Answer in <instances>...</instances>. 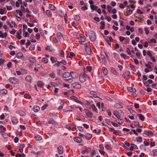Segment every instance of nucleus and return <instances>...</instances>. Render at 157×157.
I'll return each instance as SVG.
<instances>
[{"instance_id": "obj_1", "label": "nucleus", "mask_w": 157, "mask_h": 157, "mask_svg": "<svg viewBox=\"0 0 157 157\" xmlns=\"http://www.w3.org/2000/svg\"><path fill=\"white\" fill-rule=\"evenodd\" d=\"M10 82L12 83L15 84L19 82L18 80L15 77H11L9 79Z\"/></svg>"}, {"instance_id": "obj_2", "label": "nucleus", "mask_w": 157, "mask_h": 157, "mask_svg": "<svg viewBox=\"0 0 157 157\" xmlns=\"http://www.w3.org/2000/svg\"><path fill=\"white\" fill-rule=\"evenodd\" d=\"M89 36L90 40L93 42L95 40L96 38V33L94 32L92 33L89 35Z\"/></svg>"}, {"instance_id": "obj_3", "label": "nucleus", "mask_w": 157, "mask_h": 157, "mask_svg": "<svg viewBox=\"0 0 157 157\" xmlns=\"http://www.w3.org/2000/svg\"><path fill=\"white\" fill-rule=\"evenodd\" d=\"M84 112L87 115V117L89 118H92L93 116L92 113L90 112L87 109H84Z\"/></svg>"}, {"instance_id": "obj_4", "label": "nucleus", "mask_w": 157, "mask_h": 157, "mask_svg": "<svg viewBox=\"0 0 157 157\" xmlns=\"http://www.w3.org/2000/svg\"><path fill=\"white\" fill-rule=\"evenodd\" d=\"M57 150L59 154L61 155L63 153V147L62 146H59L57 148Z\"/></svg>"}, {"instance_id": "obj_5", "label": "nucleus", "mask_w": 157, "mask_h": 157, "mask_svg": "<svg viewBox=\"0 0 157 157\" xmlns=\"http://www.w3.org/2000/svg\"><path fill=\"white\" fill-rule=\"evenodd\" d=\"M22 33V30L21 29H20V30H19L16 33V36L17 37V38L19 39L20 40L22 38V36L21 35V34Z\"/></svg>"}, {"instance_id": "obj_6", "label": "nucleus", "mask_w": 157, "mask_h": 157, "mask_svg": "<svg viewBox=\"0 0 157 157\" xmlns=\"http://www.w3.org/2000/svg\"><path fill=\"white\" fill-rule=\"evenodd\" d=\"M71 73L74 74L72 72H70V73L67 72L63 73V76L64 78H67L70 76Z\"/></svg>"}, {"instance_id": "obj_7", "label": "nucleus", "mask_w": 157, "mask_h": 157, "mask_svg": "<svg viewBox=\"0 0 157 157\" xmlns=\"http://www.w3.org/2000/svg\"><path fill=\"white\" fill-rule=\"evenodd\" d=\"M144 134H145L146 135L149 136H152L154 134L152 131L149 130H145Z\"/></svg>"}, {"instance_id": "obj_8", "label": "nucleus", "mask_w": 157, "mask_h": 157, "mask_svg": "<svg viewBox=\"0 0 157 157\" xmlns=\"http://www.w3.org/2000/svg\"><path fill=\"white\" fill-rule=\"evenodd\" d=\"M72 86L73 87L75 88L76 89H79L81 87V85L77 82L73 83Z\"/></svg>"}, {"instance_id": "obj_9", "label": "nucleus", "mask_w": 157, "mask_h": 157, "mask_svg": "<svg viewBox=\"0 0 157 157\" xmlns=\"http://www.w3.org/2000/svg\"><path fill=\"white\" fill-rule=\"evenodd\" d=\"M74 141L78 143H81L82 141V139L79 137H74L73 139Z\"/></svg>"}, {"instance_id": "obj_10", "label": "nucleus", "mask_w": 157, "mask_h": 157, "mask_svg": "<svg viewBox=\"0 0 157 157\" xmlns=\"http://www.w3.org/2000/svg\"><path fill=\"white\" fill-rule=\"evenodd\" d=\"M79 80L80 82H83L86 81L85 78L84 77V76H83L82 73H81L79 75Z\"/></svg>"}, {"instance_id": "obj_11", "label": "nucleus", "mask_w": 157, "mask_h": 157, "mask_svg": "<svg viewBox=\"0 0 157 157\" xmlns=\"http://www.w3.org/2000/svg\"><path fill=\"white\" fill-rule=\"evenodd\" d=\"M11 121L13 124H17L18 122L17 118L16 117H13L12 118Z\"/></svg>"}, {"instance_id": "obj_12", "label": "nucleus", "mask_w": 157, "mask_h": 157, "mask_svg": "<svg viewBox=\"0 0 157 157\" xmlns=\"http://www.w3.org/2000/svg\"><path fill=\"white\" fill-rule=\"evenodd\" d=\"M100 58L102 60V62H103L104 64H106L107 63L106 60L105 58V57L103 54H101L100 55Z\"/></svg>"}, {"instance_id": "obj_13", "label": "nucleus", "mask_w": 157, "mask_h": 157, "mask_svg": "<svg viewBox=\"0 0 157 157\" xmlns=\"http://www.w3.org/2000/svg\"><path fill=\"white\" fill-rule=\"evenodd\" d=\"M7 91L6 90L3 89L0 90V95H3L7 94Z\"/></svg>"}, {"instance_id": "obj_14", "label": "nucleus", "mask_w": 157, "mask_h": 157, "mask_svg": "<svg viewBox=\"0 0 157 157\" xmlns=\"http://www.w3.org/2000/svg\"><path fill=\"white\" fill-rule=\"evenodd\" d=\"M138 148L137 146L135 144H131V146L129 147V149L131 151H132L133 149H137Z\"/></svg>"}, {"instance_id": "obj_15", "label": "nucleus", "mask_w": 157, "mask_h": 157, "mask_svg": "<svg viewBox=\"0 0 157 157\" xmlns=\"http://www.w3.org/2000/svg\"><path fill=\"white\" fill-rule=\"evenodd\" d=\"M25 147V144H21L20 145L19 151L21 153H22L23 152V149Z\"/></svg>"}, {"instance_id": "obj_16", "label": "nucleus", "mask_w": 157, "mask_h": 157, "mask_svg": "<svg viewBox=\"0 0 157 157\" xmlns=\"http://www.w3.org/2000/svg\"><path fill=\"white\" fill-rule=\"evenodd\" d=\"M28 60L32 63H35L36 60L34 57L30 56L28 57Z\"/></svg>"}, {"instance_id": "obj_17", "label": "nucleus", "mask_w": 157, "mask_h": 157, "mask_svg": "<svg viewBox=\"0 0 157 157\" xmlns=\"http://www.w3.org/2000/svg\"><path fill=\"white\" fill-rule=\"evenodd\" d=\"M73 109L70 106L65 107L64 109V110L66 111H72Z\"/></svg>"}, {"instance_id": "obj_18", "label": "nucleus", "mask_w": 157, "mask_h": 157, "mask_svg": "<svg viewBox=\"0 0 157 157\" xmlns=\"http://www.w3.org/2000/svg\"><path fill=\"white\" fill-rule=\"evenodd\" d=\"M121 56L125 59H128L130 58L129 56H127L125 54L123 53H121L120 54Z\"/></svg>"}, {"instance_id": "obj_19", "label": "nucleus", "mask_w": 157, "mask_h": 157, "mask_svg": "<svg viewBox=\"0 0 157 157\" xmlns=\"http://www.w3.org/2000/svg\"><path fill=\"white\" fill-rule=\"evenodd\" d=\"M6 10L5 8H3V9H0V14H3L6 13Z\"/></svg>"}, {"instance_id": "obj_20", "label": "nucleus", "mask_w": 157, "mask_h": 157, "mask_svg": "<svg viewBox=\"0 0 157 157\" xmlns=\"http://www.w3.org/2000/svg\"><path fill=\"white\" fill-rule=\"evenodd\" d=\"M128 90L130 92H133V93L136 92V90L133 87H128Z\"/></svg>"}, {"instance_id": "obj_21", "label": "nucleus", "mask_w": 157, "mask_h": 157, "mask_svg": "<svg viewBox=\"0 0 157 157\" xmlns=\"http://www.w3.org/2000/svg\"><path fill=\"white\" fill-rule=\"evenodd\" d=\"M57 36L60 40H62L63 38V35L61 32H59L57 34Z\"/></svg>"}, {"instance_id": "obj_22", "label": "nucleus", "mask_w": 157, "mask_h": 157, "mask_svg": "<svg viewBox=\"0 0 157 157\" xmlns=\"http://www.w3.org/2000/svg\"><path fill=\"white\" fill-rule=\"evenodd\" d=\"M84 137L86 138L88 140H89L92 137V135L91 134L87 133L85 135Z\"/></svg>"}, {"instance_id": "obj_23", "label": "nucleus", "mask_w": 157, "mask_h": 157, "mask_svg": "<svg viewBox=\"0 0 157 157\" xmlns=\"http://www.w3.org/2000/svg\"><path fill=\"white\" fill-rule=\"evenodd\" d=\"M114 106L116 108H120L123 107L122 105L118 103L115 104L114 105Z\"/></svg>"}, {"instance_id": "obj_24", "label": "nucleus", "mask_w": 157, "mask_h": 157, "mask_svg": "<svg viewBox=\"0 0 157 157\" xmlns=\"http://www.w3.org/2000/svg\"><path fill=\"white\" fill-rule=\"evenodd\" d=\"M136 116H138L139 117V119L141 120L144 121V120L145 117L141 114H137Z\"/></svg>"}, {"instance_id": "obj_25", "label": "nucleus", "mask_w": 157, "mask_h": 157, "mask_svg": "<svg viewBox=\"0 0 157 157\" xmlns=\"http://www.w3.org/2000/svg\"><path fill=\"white\" fill-rule=\"evenodd\" d=\"M102 71L103 74L105 75H106L108 74V71L107 69L105 67H103L102 68Z\"/></svg>"}, {"instance_id": "obj_26", "label": "nucleus", "mask_w": 157, "mask_h": 157, "mask_svg": "<svg viewBox=\"0 0 157 157\" xmlns=\"http://www.w3.org/2000/svg\"><path fill=\"white\" fill-rule=\"evenodd\" d=\"M25 79L26 80L29 82H31L32 81V78L30 75H28L27 76Z\"/></svg>"}, {"instance_id": "obj_27", "label": "nucleus", "mask_w": 157, "mask_h": 157, "mask_svg": "<svg viewBox=\"0 0 157 157\" xmlns=\"http://www.w3.org/2000/svg\"><path fill=\"white\" fill-rule=\"evenodd\" d=\"M49 8L50 10H55L56 9L55 6L52 4H49Z\"/></svg>"}, {"instance_id": "obj_28", "label": "nucleus", "mask_w": 157, "mask_h": 157, "mask_svg": "<svg viewBox=\"0 0 157 157\" xmlns=\"http://www.w3.org/2000/svg\"><path fill=\"white\" fill-rule=\"evenodd\" d=\"M115 121L120 124H121L124 122V120L122 119H118L116 120Z\"/></svg>"}, {"instance_id": "obj_29", "label": "nucleus", "mask_w": 157, "mask_h": 157, "mask_svg": "<svg viewBox=\"0 0 157 157\" xmlns=\"http://www.w3.org/2000/svg\"><path fill=\"white\" fill-rule=\"evenodd\" d=\"M91 106L93 111L98 113V110L94 104H92Z\"/></svg>"}, {"instance_id": "obj_30", "label": "nucleus", "mask_w": 157, "mask_h": 157, "mask_svg": "<svg viewBox=\"0 0 157 157\" xmlns=\"http://www.w3.org/2000/svg\"><path fill=\"white\" fill-rule=\"evenodd\" d=\"M74 92L73 90H71L68 91L64 92L63 94L65 95H67L69 94L70 93H73Z\"/></svg>"}, {"instance_id": "obj_31", "label": "nucleus", "mask_w": 157, "mask_h": 157, "mask_svg": "<svg viewBox=\"0 0 157 157\" xmlns=\"http://www.w3.org/2000/svg\"><path fill=\"white\" fill-rule=\"evenodd\" d=\"M26 155L25 154L23 153L21 154L20 153L17 154L15 155V157H25Z\"/></svg>"}, {"instance_id": "obj_32", "label": "nucleus", "mask_w": 157, "mask_h": 157, "mask_svg": "<svg viewBox=\"0 0 157 157\" xmlns=\"http://www.w3.org/2000/svg\"><path fill=\"white\" fill-rule=\"evenodd\" d=\"M23 55L22 53L21 52H18L17 54V57L18 58L20 59L22 57Z\"/></svg>"}, {"instance_id": "obj_33", "label": "nucleus", "mask_w": 157, "mask_h": 157, "mask_svg": "<svg viewBox=\"0 0 157 157\" xmlns=\"http://www.w3.org/2000/svg\"><path fill=\"white\" fill-rule=\"evenodd\" d=\"M40 109L39 107L37 106H34L33 108V111L34 112H38Z\"/></svg>"}, {"instance_id": "obj_34", "label": "nucleus", "mask_w": 157, "mask_h": 157, "mask_svg": "<svg viewBox=\"0 0 157 157\" xmlns=\"http://www.w3.org/2000/svg\"><path fill=\"white\" fill-rule=\"evenodd\" d=\"M50 59L52 62L53 63H55L57 61V59L55 57H51L50 58Z\"/></svg>"}, {"instance_id": "obj_35", "label": "nucleus", "mask_w": 157, "mask_h": 157, "mask_svg": "<svg viewBox=\"0 0 157 157\" xmlns=\"http://www.w3.org/2000/svg\"><path fill=\"white\" fill-rule=\"evenodd\" d=\"M72 97L74 98L75 99H74V100L77 103H78L80 104H82V102L79 100L75 96H73Z\"/></svg>"}, {"instance_id": "obj_36", "label": "nucleus", "mask_w": 157, "mask_h": 157, "mask_svg": "<svg viewBox=\"0 0 157 157\" xmlns=\"http://www.w3.org/2000/svg\"><path fill=\"white\" fill-rule=\"evenodd\" d=\"M37 86L39 87H41L44 85L43 83L41 81H39L38 82Z\"/></svg>"}, {"instance_id": "obj_37", "label": "nucleus", "mask_w": 157, "mask_h": 157, "mask_svg": "<svg viewBox=\"0 0 157 157\" xmlns=\"http://www.w3.org/2000/svg\"><path fill=\"white\" fill-rule=\"evenodd\" d=\"M45 12L48 17H51L52 16V13L50 10H46Z\"/></svg>"}, {"instance_id": "obj_38", "label": "nucleus", "mask_w": 157, "mask_h": 157, "mask_svg": "<svg viewBox=\"0 0 157 157\" xmlns=\"http://www.w3.org/2000/svg\"><path fill=\"white\" fill-rule=\"evenodd\" d=\"M35 138L36 140H40L42 139V137L39 135H36L35 137Z\"/></svg>"}, {"instance_id": "obj_39", "label": "nucleus", "mask_w": 157, "mask_h": 157, "mask_svg": "<svg viewBox=\"0 0 157 157\" xmlns=\"http://www.w3.org/2000/svg\"><path fill=\"white\" fill-rule=\"evenodd\" d=\"M118 114L120 115V116L123 117L124 116V114L123 111L121 110L118 111Z\"/></svg>"}, {"instance_id": "obj_40", "label": "nucleus", "mask_w": 157, "mask_h": 157, "mask_svg": "<svg viewBox=\"0 0 157 157\" xmlns=\"http://www.w3.org/2000/svg\"><path fill=\"white\" fill-rule=\"evenodd\" d=\"M85 51L86 53L90 55L91 54V49L90 48L85 49Z\"/></svg>"}, {"instance_id": "obj_41", "label": "nucleus", "mask_w": 157, "mask_h": 157, "mask_svg": "<svg viewBox=\"0 0 157 157\" xmlns=\"http://www.w3.org/2000/svg\"><path fill=\"white\" fill-rule=\"evenodd\" d=\"M80 39L81 41L83 42H84L86 41L85 39L84 38V36L83 35L81 34L80 36Z\"/></svg>"}, {"instance_id": "obj_42", "label": "nucleus", "mask_w": 157, "mask_h": 157, "mask_svg": "<svg viewBox=\"0 0 157 157\" xmlns=\"http://www.w3.org/2000/svg\"><path fill=\"white\" fill-rule=\"evenodd\" d=\"M42 60L43 62L46 63H48V59L46 57H44L42 58Z\"/></svg>"}, {"instance_id": "obj_43", "label": "nucleus", "mask_w": 157, "mask_h": 157, "mask_svg": "<svg viewBox=\"0 0 157 157\" xmlns=\"http://www.w3.org/2000/svg\"><path fill=\"white\" fill-rule=\"evenodd\" d=\"M132 11L131 10H127L126 11V13H127V15L126 16H128L130 14H131L132 13Z\"/></svg>"}, {"instance_id": "obj_44", "label": "nucleus", "mask_w": 157, "mask_h": 157, "mask_svg": "<svg viewBox=\"0 0 157 157\" xmlns=\"http://www.w3.org/2000/svg\"><path fill=\"white\" fill-rule=\"evenodd\" d=\"M134 124L136 127H141L139 125V122H138L134 121Z\"/></svg>"}, {"instance_id": "obj_45", "label": "nucleus", "mask_w": 157, "mask_h": 157, "mask_svg": "<svg viewBox=\"0 0 157 157\" xmlns=\"http://www.w3.org/2000/svg\"><path fill=\"white\" fill-rule=\"evenodd\" d=\"M136 139L137 142H141L142 141V138L140 136L136 137Z\"/></svg>"}, {"instance_id": "obj_46", "label": "nucleus", "mask_w": 157, "mask_h": 157, "mask_svg": "<svg viewBox=\"0 0 157 157\" xmlns=\"http://www.w3.org/2000/svg\"><path fill=\"white\" fill-rule=\"evenodd\" d=\"M130 112L134 116H136L137 114V113L135 111L132 110V109L130 111Z\"/></svg>"}, {"instance_id": "obj_47", "label": "nucleus", "mask_w": 157, "mask_h": 157, "mask_svg": "<svg viewBox=\"0 0 157 157\" xmlns=\"http://www.w3.org/2000/svg\"><path fill=\"white\" fill-rule=\"evenodd\" d=\"M66 105V103L65 102H63V104L61 106H59V109H62L63 107L65 105Z\"/></svg>"}, {"instance_id": "obj_48", "label": "nucleus", "mask_w": 157, "mask_h": 157, "mask_svg": "<svg viewBox=\"0 0 157 157\" xmlns=\"http://www.w3.org/2000/svg\"><path fill=\"white\" fill-rule=\"evenodd\" d=\"M91 149L90 147L86 148L85 150L86 151V154H87L89 153V152L91 151Z\"/></svg>"}, {"instance_id": "obj_49", "label": "nucleus", "mask_w": 157, "mask_h": 157, "mask_svg": "<svg viewBox=\"0 0 157 157\" xmlns=\"http://www.w3.org/2000/svg\"><path fill=\"white\" fill-rule=\"evenodd\" d=\"M130 67L133 71H136V69L134 65L130 64Z\"/></svg>"}, {"instance_id": "obj_50", "label": "nucleus", "mask_w": 157, "mask_h": 157, "mask_svg": "<svg viewBox=\"0 0 157 157\" xmlns=\"http://www.w3.org/2000/svg\"><path fill=\"white\" fill-rule=\"evenodd\" d=\"M74 17L75 18V19L77 21H79L80 19V16L78 15H75Z\"/></svg>"}, {"instance_id": "obj_51", "label": "nucleus", "mask_w": 157, "mask_h": 157, "mask_svg": "<svg viewBox=\"0 0 157 157\" xmlns=\"http://www.w3.org/2000/svg\"><path fill=\"white\" fill-rule=\"evenodd\" d=\"M105 147L108 150H111L112 149L110 146L108 144H106L105 146Z\"/></svg>"}, {"instance_id": "obj_52", "label": "nucleus", "mask_w": 157, "mask_h": 157, "mask_svg": "<svg viewBox=\"0 0 157 157\" xmlns=\"http://www.w3.org/2000/svg\"><path fill=\"white\" fill-rule=\"evenodd\" d=\"M112 8V7L109 5H108L107 6V9H108V11L109 13L111 12Z\"/></svg>"}, {"instance_id": "obj_53", "label": "nucleus", "mask_w": 157, "mask_h": 157, "mask_svg": "<svg viewBox=\"0 0 157 157\" xmlns=\"http://www.w3.org/2000/svg\"><path fill=\"white\" fill-rule=\"evenodd\" d=\"M82 75H83L84 77L86 78H89V76H88V75L86 73L85 71L83 73H82Z\"/></svg>"}, {"instance_id": "obj_54", "label": "nucleus", "mask_w": 157, "mask_h": 157, "mask_svg": "<svg viewBox=\"0 0 157 157\" xmlns=\"http://www.w3.org/2000/svg\"><path fill=\"white\" fill-rule=\"evenodd\" d=\"M24 97L25 98L27 99H30L31 98V96L29 94H27L25 95Z\"/></svg>"}, {"instance_id": "obj_55", "label": "nucleus", "mask_w": 157, "mask_h": 157, "mask_svg": "<svg viewBox=\"0 0 157 157\" xmlns=\"http://www.w3.org/2000/svg\"><path fill=\"white\" fill-rule=\"evenodd\" d=\"M92 67L90 66H87L86 67V70L90 72L91 71Z\"/></svg>"}, {"instance_id": "obj_56", "label": "nucleus", "mask_w": 157, "mask_h": 157, "mask_svg": "<svg viewBox=\"0 0 157 157\" xmlns=\"http://www.w3.org/2000/svg\"><path fill=\"white\" fill-rule=\"evenodd\" d=\"M75 56V55L74 54V53L73 52H70V55L69 56H68V57L67 56V58L68 57L69 58H71V57H73Z\"/></svg>"}, {"instance_id": "obj_57", "label": "nucleus", "mask_w": 157, "mask_h": 157, "mask_svg": "<svg viewBox=\"0 0 157 157\" xmlns=\"http://www.w3.org/2000/svg\"><path fill=\"white\" fill-rule=\"evenodd\" d=\"M25 33H24L23 34V36L25 37H28L29 36V34L27 32H25Z\"/></svg>"}, {"instance_id": "obj_58", "label": "nucleus", "mask_w": 157, "mask_h": 157, "mask_svg": "<svg viewBox=\"0 0 157 157\" xmlns=\"http://www.w3.org/2000/svg\"><path fill=\"white\" fill-rule=\"evenodd\" d=\"M17 13H18L19 15L21 16L22 15V13L21 10H16Z\"/></svg>"}, {"instance_id": "obj_59", "label": "nucleus", "mask_w": 157, "mask_h": 157, "mask_svg": "<svg viewBox=\"0 0 157 157\" xmlns=\"http://www.w3.org/2000/svg\"><path fill=\"white\" fill-rule=\"evenodd\" d=\"M27 26L26 25H23V32H25V29H26L27 28Z\"/></svg>"}, {"instance_id": "obj_60", "label": "nucleus", "mask_w": 157, "mask_h": 157, "mask_svg": "<svg viewBox=\"0 0 157 157\" xmlns=\"http://www.w3.org/2000/svg\"><path fill=\"white\" fill-rule=\"evenodd\" d=\"M16 32V30L14 29H13L10 32V33L13 35L14 34H15Z\"/></svg>"}, {"instance_id": "obj_61", "label": "nucleus", "mask_w": 157, "mask_h": 157, "mask_svg": "<svg viewBox=\"0 0 157 157\" xmlns=\"http://www.w3.org/2000/svg\"><path fill=\"white\" fill-rule=\"evenodd\" d=\"M35 48V45H32L30 46L29 49L31 51L33 50Z\"/></svg>"}, {"instance_id": "obj_62", "label": "nucleus", "mask_w": 157, "mask_h": 157, "mask_svg": "<svg viewBox=\"0 0 157 157\" xmlns=\"http://www.w3.org/2000/svg\"><path fill=\"white\" fill-rule=\"evenodd\" d=\"M111 71L112 73H113L114 74H116L117 73L116 71L113 67H111Z\"/></svg>"}, {"instance_id": "obj_63", "label": "nucleus", "mask_w": 157, "mask_h": 157, "mask_svg": "<svg viewBox=\"0 0 157 157\" xmlns=\"http://www.w3.org/2000/svg\"><path fill=\"white\" fill-rule=\"evenodd\" d=\"M152 52V51H148L147 52V54L148 56H149L150 57H151L152 56V54L151 52Z\"/></svg>"}, {"instance_id": "obj_64", "label": "nucleus", "mask_w": 157, "mask_h": 157, "mask_svg": "<svg viewBox=\"0 0 157 157\" xmlns=\"http://www.w3.org/2000/svg\"><path fill=\"white\" fill-rule=\"evenodd\" d=\"M152 153L155 156L157 155V150H153L152 151Z\"/></svg>"}]
</instances>
